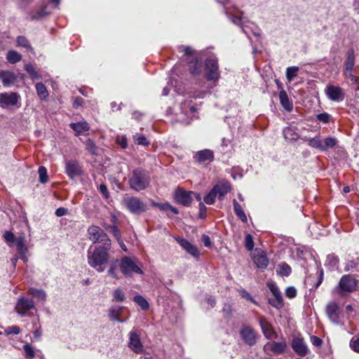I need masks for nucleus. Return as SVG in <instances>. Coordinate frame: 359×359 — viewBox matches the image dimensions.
Returning a JSON list of instances; mask_svg holds the SVG:
<instances>
[{
	"mask_svg": "<svg viewBox=\"0 0 359 359\" xmlns=\"http://www.w3.org/2000/svg\"><path fill=\"white\" fill-rule=\"evenodd\" d=\"M216 193L212 189L203 198L204 202L208 205H212L215 202Z\"/></svg>",
	"mask_w": 359,
	"mask_h": 359,
	"instance_id": "obj_50",
	"label": "nucleus"
},
{
	"mask_svg": "<svg viewBox=\"0 0 359 359\" xmlns=\"http://www.w3.org/2000/svg\"><path fill=\"white\" fill-rule=\"evenodd\" d=\"M134 302L141 307V309L144 311H146L149 309V303L147 299L141 295H136L133 299Z\"/></svg>",
	"mask_w": 359,
	"mask_h": 359,
	"instance_id": "obj_42",
	"label": "nucleus"
},
{
	"mask_svg": "<svg viewBox=\"0 0 359 359\" xmlns=\"http://www.w3.org/2000/svg\"><path fill=\"white\" fill-rule=\"evenodd\" d=\"M4 238L6 241V242L9 244L14 243L15 240V235L9 231H5L4 234Z\"/></svg>",
	"mask_w": 359,
	"mask_h": 359,
	"instance_id": "obj_61",
	"label": "nucleus"
},
{
	"mask_svg": "<svg viewBox=\"0 0 359 359\" xmlns=\"http://www.w3.org/2000/svg\"><path fill=\"white\" fill-rule=\"evenodd\" d=\"M325 313L333 324H341L342 312L340 310L339 303L337 302L332 301L327 303L325 306Z\"/></svg>",
	"mask_w": 359,
	"mask_h": 359,
	"instance_id": "obj_11",
	"label": "nucleus"
},
{
	"mask_svg": "<svg viewBox=\"0 0 359 359\" xmlns=\"http://www.w3.org/2000/svg\"><path fill=\"white\" fill-rule=\"evenodd\" d=\"M122 205L133 215H139L147 210L146 204L140 198L128 194L123 196Z\"/></svg>",
	"mask_w": 359,
	"mask_h": 359,
	"instance_id": "obj_3",
	"label": "nucleus"
},
{
	"mask_svg": "<svg viewBox=\"0 0 359 359\" xmlns=\"http://www.w3.org/2000/svg\"><path fill=\"white\" fill-rule=\"evenodd\" d=\"M16 245L17 250L18 253L20 255V259L23 260L24 262H26L27 258L26 257V254L27 253V248L25 245V238L24 236H18L16 240Z\"/></svg>",
	"mask_w": 359,
	"mask_h": 359,
	"instance_id": "obj_25",
	"label": "nucleus"
},
{
	"mask_svg": "<svg viewBox=\"0 0 359 359\" xmlns=\"http://www.w3.org/2000/svg\"><path fill=\"white\" fill-rule=\"evenodd\" d=\"M240 336L245 344L250 346L256 344L258 334L248 325H243L239 331Z\"/></svg>",
	"mask_w": 359,
	"mask_h": 359,
	"instance_id": "obj_12",
	"label": "nucleus"
},
{
	"mask_svg": "<svg viewBox=\"0 0 359 359\" xmlns=\"http://www.w3.org/2000/svg\"><path fill=\"white\" fill-rule=\"evenodd\" d=\"M20 97L17 93H0V107L5 108L8 106H15L18 104Z\"/></svg>",
	"mask_w": 359,
	"mask_h": 359,
	"instance_id": "obj_15",
	"label": "nucleus"
},
{
	"mask_svg": "<svg viewBox=\"0 0 359 359\" xmlns=\"http://www.w3.org/2000/svg\"><path fill=\"white\" fill-rule=\"evenodd\" d=\"M287 343L285 341H271L267 342L264 346V351L266 354L270 355L273 353L274 355H280L285 353L287 348Z\"/></svg>",
	"mask_w": 359,
	"mask_h": 359,
	"instance_id": "obj_14",
	"label": "nucleus"
},
{
	"mask_svg": "<svg viewBox=\"0 0 359 359\" xmlns=\"http://www.w3.org/2000/svg\"><path fill=\"white\" fill-rule=\"evenodd\" d=\"M279 99L283 107L287 111L292 109V104L290 102L288 95L285 90H280L279 93Z\"/></svg>",
	"mask_w": 359,
	"mask_h": 359,
	"instance_id": "obj_32",
	"label": "nucleus"
},
{
	"mask_svg": "<svg viewBox=\"0 0 359 359\" xmlns=\"http://www.w3.org/2000/svg\"><path fill=\"white\" fill-rule=\"evenodd\" d=\"M316 118L320 122H322L323 123H328L330 122V121L332 119V116L328 113L323 112V113L318 114L316 116Z\"/></svg>",
	"mask_w": 359,
	"mask_h": 359,
	"instance_id": "obj_53",
	"label": "nucleus"
},
{
	"mask_svg": "<svg viewBox=\"0 0 359 359\" xmlns=\"http://www.w3.org/2000/svg\"><path fill=\"white\" fill-rule=\"evenodd\" d=\"M150 184V175L147 171L137 168L134 169L128 175L129 187L135 191L146 189Z\"/></svg>",
	"mask_w": 359,
	"mask_h": 359,
	"instance_id": "obj_2",
	"label": "nucleus"
},
{
	"mask_svg": "<svg viewBox=\"0 0 359 359\" xmlns=\"http://www.w3.org/2000/svg\"><path fill=\"white\" fill-rule=\"evenodd\" d=\"M36 309L34 302L24 296H20L15 306V312L20 317H25L29 315V312Z\"/></svg>",
	"mask_w": 359,
	"mask_h": 359,
	"instance_id": "obj_8",
	"label": "nucleus"
},
{
	"mask_svg": "<svg viewBox=\"0 0 359 359\" xmlns=\"http://www.w3.org/2000/svg\"><path fill=\"white\" fill-rule=\"evenodd\" d=\"M35 87L38 96L41 100L46 99L48 96V92L45 85L42 83H36Z\"/></svg>",
	"mask_w": 359,
	"mask_h": 359,
	"instance_id": "obj_37",
	"label": "nucleus"
},
{
	"mask_svg": "<svg viewBox=\"0 0 359 359\" xmlns=\"http://www.w3.org/2000/svg\"><path fill=\"white\" fill-rule=\"evenodd\" d=\"M66 173L71 178L74 179L81 175L82 170L79 163L76 161H68L65 165Z\"/></svg>",
	"mask_w": 359,
	"mask_h": 359,
	"instance_id": "obj_20",
	"label": "nucleus"
},
{
	"mask_svg": "<svg viewBox=\"0 0 359 359\" xmlns=\"http://www.w3.org/2000/svg\"><path fill=\"white\" fill-rule=\"evenodd\" d=\"M337 143V140L332 137H327L322 142V150L327 151L329 149L333 148Z\"/></svg>",
	"mask_w": 359,
	"mask_h": 359,
	"instance_id": "obj_38",
	"label": "nucleus"
},
{
	"mask_svg": "<svg viewBox=\"0 0 359 359\" xmlns=\"http://www.w3.org/2000/svg\"><path fill=\"white\" fill-rule=\"evenodd\" d=\"M20 329L17 325L9 326L5 330V332L7 334H18L20 333Z\"/></svg>",
	"mask_w": 359,
	"mask_h": 359,
	"instance_id": "obj_60",
	"label": "nucleus"
},
{
	"mask_svg": "<svg viewBox=\"0 0 359 359\" xmlns=\"http://www.w3.org/2000/svg\"><path fill=\"white\" fill-rule=\"evenodd\" d=\"M27 294L41 301H45L46 299V293L42 289L30 287L27 291Z\"/></svg>",
	"mask_w": 359,
	"mask_h": 359,
	"instance_id": "obj_34",
	"label": "nucleus"
},
{
	"mask_svg": "<svg viewBox=\"0 0 359 359\" xmlns=\"http://www.w3.org/2000/svg\"><path fill=\"white\" fill-rule=\"evenodd\" d=\"M128 347L135 353H140L143 350V346L141 343L140 335L136 330L129 332Z\"/></svg>",
	"mask_w": 359,
	"mask_h": 359,
	"instance_id": "obj_17",
	"label": "nucleus"
},
{
	"mask_svg": "<svg viewBox=\"0 0 359 359\" xmlns=\"http://www.w3.org/2000/svg\"><path fill=\"white\" fill-rule=\"evenodd\" d=\"M88 234L89 239L93 243H101L100 245H111V240L107 234L100 226L92 225L88 228Z\"/></svg>",
	"mask_w": 359,
	"mask_h": 359,
	"instance_id": "obj_7",
	"label": "nucleus"
},
{
	"mask_svg": "<svg viewBox=\"0 0 359 359\" xmlns=\"http://www.w3.org/2000/svg\"><path fill=\"white\" fill-rule=\"evenodd\" d=\"M181 111L182 113L187 114L189 112L191 114L194 113L196 111V108L194 106L191 105L190 102L185 101L181 103Z\"/></svg>",
	"mask_w": 359,
	"mask_h": 359,
	"instance_id": "obj_47",
	"label": "nucleus"
},
{
	"mask_svg": "<svg viewBox=\"0 0 359 359\" xmlns=\"http://www.w3.org/2000/svg\"><path fill=\"white\" fill-rule=\"evenodd\" d=\"M268 287H269L271 292L273 294V296L281 294L280 291L279 290L278 286L275 283H269Z\"/></svg>",
	"mask_w": 359,
	"mask_h": 359,
	"instance_id": "obj_62",
	"label": "nucleus"
},
{
	"mask_svg": "<svg viewBox=\"0 0 359 359\" xmlns=\"http://www.w3.org/2000/svg\"><path fill=\"white\" fill-rule=\"evenodd\" d=\"M269 303L276 309H280L283 306V300L282 295L273 296V298L269 299Z\"/></svg>",
	"mask_w": 359,
	"mask_h": 359,
	"instance_id": "obj_41",
	"label": "nucleus"
},
{
	"mask_svg": "<svg viewBox=\"0 0 359 359\" xmlns=\"http://www.w3.org/2000/svg\"><path fill=\"white\" fill-rule=\"evenodd\" d=\"M219 200H222L224 196L230 191L231 186L228 182L217 184L212 188Z\"/></svg>",
	"mask_w": 359,
	"mask_h": 359,
	"instance_id": "obj_29",
	"label": "nucleus"
},
{
	"mask_svg": "<svg viewBox=\"0 0 359 359\" xmlns=\"http://www.w3.org/2000/svg\"><path fill=\"white\" fill-rule=\"evenodd\" d=\"M284 138L287 141H297L299 135L296 129L292 127H286L283 130Z\"/></svg>",
	"mask_w": 359,
	"mask_h": 359,
	"instance_id": "obj_31",
	"label": "nucleus"
},
{
	"mask_svg": "<svg viewBox=\"0 0 359 359\" xmlns=\"http://www.w3.org/2000/svg\"><path fill=\"white\" fill-rule=\"evenodd\" d=\"M194 191H187L182 189H176L174 198L177 203L184 206H189L193 201Z\"/></svg>",
	"mask_w": 359,
	"mask_h": 359,
	"instance_id": "obj_16",
	"label": "nucleus"
},
{
	"mask_svg": "<svg viewBox=\"0 0 359 359\" xmlns=\"http://www.w3.org/2000/svg\"><path fill=\"white\" fill-rule=\"evenodd\" d=\"M205 75L207 80L217 84L220 78L218 60L215 55L209 56L205 62Z\"/></svg>",
	"mask_w": 359,
	"mask_h": 359,
	"instance_id": "obj_4",
	"label": "nucleus"
},
{
	"mask_svg": "<svg viewBox=\"0 0 359 359\" xmlns=\"http://www.w3.org/2000/svg\"><path fill=\"white\" fill-rule=\"evenodd\" d=\"M25 69L29 74L30 78L32 80H36L40 78L38 72L35 70L34 67L31 64L26 65L25 66Z\"/></svg>",
	"mask_w": 359,
	"mask_h": 359,
	"instance_id": "obj_46",
	"label": "nucleus"
},
{
	"mask_svg": "<svg viewBox=\"0 0 359 359\" xmlns=\"http://www.w3.org/2000/svg\"><path fill=\"white\" fill-rule=\"evenodd\" d=\"M297 295V290L293 286H290L285 290V296L290 299L295 297Z\"/></svg>",
	"mask_w": 359,
	"mask_h": 359,
	"instance_id": "obj_59",
	"label": "nucleus"
},
{
	"mask_svg": "<svg viewBox=\"0 0 359 359\" xmlns=\"http://www.w3.org/2000/svg\"><path fill=\"white\" fill-rule=\"evenodd\" d=\"M60 1H50V3L44 6L35 14L30 16L32 20H38L43 18L50 13V9L52 8H57L59 5Z\"/></svg>",
	"mask_w": 359,
	"mask_h": 359,
	"instance_id": "obj_24",
	"label": "nucleus"
},
{
	"mask_svg": "<svg viewBox=\"0 0 359 359\" xmlns=\"http://www.w3.org/2000/svg\"><path fill=\"white\" fill-rule=\"evenodd\" d=\"M259 325L261 327L264 336L267 339H272L274 331L271 324L269 323L266 318H261L259 319Z\"/></svg>",
	"mask_w": 359,
	"mask_h": 359,
	"instance_id": "obj_27",
	"label": "nucleus"
},
{
	"mask_svg": "<svg viewBox=\"0 0 359 359\" xmlns=\"http://www.w3.org/2000/svg\"><path fill=\"white\" fill-rule=\"evenodd\" d=\"M325 93L327 97L333 102H341L345 97L344 90L338 86L332 84L327 85L325 88Z\"/></svg>",
	"mask_w": 359,
	"mask_h": 359,
	"instance_id": "obj_13",
	"label": "nucleus"
},
{
	"mask_svg": "<svg viewBox=\"0 0 359 359\" xmlns=\"http://www.w3.org/2000/svg\"><path fill=\"white\" fill-rule=\"evenodd\" d=\"M252 259L257 267L259 269H266L269 264L268 258L262 250H256Z\"/></svg>",
	"mask_w": 359,
	"mask_h": 359,
	"instance_id": "obj_23",
	"label": "nucleus"
},
{
	"mask_svg": "<svg viewBox=\"0 0 359 359\" xmlns=\"http://www.w3.org/2000/svg\"><path fill=\"white\" fill-rule=\"evenodd\" d=\"M123 311V307L121 306H111L109 310V317L111 320L117 321L119 323H124L128 318L126 319H121V315Z\"/></svg>",
	"mask_w": 359,
	"mask_h": 359,
	"instance_id": "obj_26",
	"label": "nucleus"
},
{
	"mask_svg": "<svg viewBox=\"0 0 359 359\" xmlns=\"http://www.w3.org/2000/svg\"><path fill=\"white\" fill-rule=\"evenodd\" d=\"M116 262L111 263L110 265V268L108 271V274L114 278H118V275L116 273Z\"/></svg>",
	"mask_w": 359,
	"mask_h": 359,
	"instance_id": "obj_64",
	"label": "nucleus"
},
{
	"mask_svg": "<svg viewBox=\"0 0 359 359\" xmlns=\"http://www.w3.org/2000/svg\"><path fill=\"white\" fill-rule=\"evenodd\" d=\"M291 346L294 351L300 356H304L309 353V348L303 338L294 337Z\"/></svg>",
	"mask_w": 359,
	"mask_h": 359,
	"instance_id": "obj_18",
	"label": "nucleus"
},
{
	"mask_svg": "<svg viewBox=\"0 0 359 359\" xmlns=\"http://www.w3.org/2000/svg\"><path fill=\"white\" fill-rule=\"evenodd\" d=\"M23 350L25 351V355L27 358H32L35 355V351L34 347L29 344H26L23 346Z\"/></svg>",
	"mask_w": 359,
	"mask_h": 359,
	"instance_id": "obj_49",
	"label": "nucleus"
},
{
	"mask_svg": "<svg viewBox=\"0 0 359 359\" xmlns=\"http://www.w3.org/2000/svg\"><path fill=\"white\" fill-rule=\"evenodd\" d=\"M194 157L199 163H210L214 160V153L210 149H203L196 152Z\"/></svg>",
	"mask_w": 359,
	"mask_h": 359,
	"instance_id": "obj_21",
	"label": "nucleus"
},
{
	"mask_svg": "<svg viewBox=\"0 0 359 359\" xmlns=\"http://www.w3.org/2000/svg\"><path fill=\"white\" fill-rule=\"evenodd\" d=\"M357 287L358 280L355 276L346 274L341 276L336 290L339 295L344 296L348 293L355 291Z\"/></svg>",
	"mask_w": 359,
	"mask_h": 359,
	"instance_id": "obj_5",
	"label": "nucleus"
},
{
	"mask_svg": "<svg viewBox=\"0 0 359 359\" xmlns=\"http://www.w3.org/2000/svg\"><path fill=\"white\" fill-rule=\"evenodd\" d=\"M18 46H21L26 48L28 50H32V48L27 40V39L24 36H19L16 39Z\"/></svg>",
	"mask_w": 359,
	"mask_h": 359,
	"instance_id": "obj_43",
	"label": "nucleus"
},
{
	"mask_svg": "<svg viewBox=\"0 0 359 359\" xmlns=\"http://www.w3.org/2000/svg\"><path fill=\"white\" fill-rule=\"evenodd\" d=\"M222 6L225 10V13L228 18L231 20V22L238 26L242 27L243 32L250 38L249 33L246 30L245 27L243 25V20L241 17V12L238 10V8H234L232 5V1H222Z\"/></svg>",
	"mask_w": 359,
	"mask_h": 359,
	"instance_id": "obj_6",
	"label": "nucleus"
},
{
	"mask_svg": "<svg viewBox=\"0 0 359 359\" xmlns=\"http://www.w3.org/2000/svg\"><path fill=\"white\" fill-rule=\"evenodd\" d=\"M135 142L140 145L147 146L149 144V142L146 137L142 134H137L134 136Z\"/></svg>",
	"mask_w": 359,
	"mask_h": 359,
	"instance_id": "obj_52",
	"label": "nucleus"
},
{
	"mask_svg": "<svg viewBox=\"0 0 359 359\" xmlns=\"http://www.w3.org/2000/svg\"><path fill=\"white\" fill-rule=\"evenodd\" d=\"M0 80L6 88L13 86L17 81L16 74L9 70H0Z\"/></svg>",
	"mask_w": 359,
	"mask_h": 359,
	"instance_id": "obj_19",
	"label": "nucleus"
},
{
	"mask_svg": "<svg viewBox=\"0 0 359 359\" xmlns=\"http://www.w3.org/2000/svg\"><path fill=\"white\" fill-rule=\"evenodd\" d=\"M347 57L344 62V71H353L355 65V53L353 48L348 49L347 51Z\"/></svg>",
	"mask_w": 359,
	"mask_h": 359,
	"instance_id": "obj_30",
	"label": "nucleus"
},
{
	"mask_svg": "<svg viewBox=\"0 0 359 359\" xmlns=\"http://www.w3.org/2000/svg\"><path fill=\"white\" fill-rule=\"evenodd\" d=\"M306 141L311 147L322 150V141L319 137L316 136L315 137L308 138Z\"/></svg>",
	"mask_w": 359,
	"mask_h": 359,
	"instance_id": "obj_45",
	"label": "nucleus"
},
{
	"mask_svg": "<svg viewBox=\"0 0 359 359\" xmlns=\"http://www.w3.org/2000/svg\"><path fill=\"white\" fill-rule=\"evenodd\" d=\"M176 241L189 254L194 257H198L199 256V251L196 245H193L184 238H176Z\"/></svg>",
	"mask_w": 359,
	"mask_h": 359,
	"instance_id": "obj_22",
	"label": "nucleus"
},
{
	"mask_svg": "<svg viewBox=\"0 0 359 359\" xmlns=\"http://www.w3.org/2000/svg\"><path fill=\"white\" fill-rule=\"evenodd\" d=\"M276 271L282 276H288L291 273L292 269L287 264L282 263L278 266Z\"/></svg>",
	"mask_w": 359,
	"mask_h": 359,
	"instance_id": "obj_39",
	"label": "nucleus"
},
{
	"mask_svg": "<svg viewBox=\"0 0 359 359\" xmlns=\"http://www.w3.org/2000/svg\"><path fill=\"white\" fill-rule=\"evenodd\" d=\"M86 149L92 154H95L97 151V147L95 144V142L90 140L88 139L86 142Z\"/></svg>",
	"mask_w": 359,
	"mask_h": 359,
	"instance_id": "obj_54",
	"label": "nucleus"
},
{
	"mask_svg": "<svg viewBox=\"0 0 359 359\" xmlns=\"http://www.w3.org/2000/svg\"><path fill=\"white\" fill-rule=\"evenodd\" d=\"M231 140L223 138L220 144V149L223 153H227L230 151Z\"/></svg>",
	"mask_w": 359,
	"mask_h": 359,
	"instance_id": "obj_56",
	"label": "nucleus"
},
{
	"mask_svg": "<svg viewBox=\"0 0 359 359\" xmlns=\"http://www.w3.org/2000/svg\"><path fill=\"white\" fill-rule=\"evenodd\" d=\"M182 51L184 53V60L189 64V69L192 75H198L201 70V64L194 55V50L190 47L182 46Z\"/></svg>",
	"mask_w": 359,
	"mask_h": 359,
	"instance_id": "obj_10",
	"label": "nucleus"
},
{
	"mask_svg": "<svg viewBox=\"0 0 359 359\" xmlns=\"http://www.w3.org/2000/svg\"><path fill=\"white\" fill-rule=\"evenodd\" d=\"M39 182L42 184H45L48 180V177L47 175V170L44 166H40L38 170Z\"/></svg>",
	"mask_w": 359,
	"mask_h": 359,
	"instance_id": "obj_48",
	"label": "nucleus"
},
{
	"mask_svg": "<svg viewBox=\"0 0 359 359\" xmlns=\"http://www.w3.org/2000/svg\"><path fill=\"white\" fill-rule=\"evenodd\" d=\"M119 267L121 272L126 276H130L133 273L142 274V270L136 263V259L129 257H123L119 262Z\"/></svg>",
	"mask_w": 359,
	"mask_h": 359,
	"instance_id": "obj_9",
	"label": "nucleus"
},
{
	"mask_svg": "<svg viewBox=\"0 0 359 359\" xmlns=\"http://www.w3.org/2000/svg\"><path fill=\"white\" fill-rule=\"evenodd\" d=\"M114 300L116 302H123L126 299L125 294L122 290L116 289L113 294Z\"/></svg>",
	"mask_w": 359,
	"mask_h": 359,
	"instance_id": "obj_51",
	"label": "nucleus"
},
{
	"mask_svg": "<svg viewBox=\"0 0 359 359\" xmlns=\"http://www.w3.org/2000/svg\"><path fill=\"white\" fill-rule=\"evenodd\" d=\"M69 126L75 132L76 136L84 134L85 132L90 130L89 124L85 121L72 123Z\"/></svg>",
	"mask_w": 359,
	"mask_h": 359,
	"instance_id": "obj_28",
	"label": "nucleus"
},
{
	"mask_svg": "<svg viewBox=\"0 0 359 359\" xmlns=\"http://www.w3.org/2000/svg\"><path fill=\"white\" fill-rule=\"evenodd\" d=\"M233 210L236 216L243 222H247L248 218L244 212L241 205L237 202L236 199L233 200Z\"/></svg>",
	"mask_w": 359,
	"mask_h": 359,
	"instance_id": "obj_33",
	"label": "nucleus"
},
{
	"mask_svg": "<svg viewBox=\"0 0 359 359\" xmlns=\"http://www.w3.org/2000/svg\"><path fill=\"white\" fill-rule=\"evenodd\" d=\"M339 258L334 254H330L327 256L325 266L328 267L330 270L335 269L339 264Z\"/></svg>",
	"mask_w": 359,
	"mask_h": 359,
	"instance_id": "obj_35",
	"label": "nucleus"
},
{
	"mask_svg": "<svg viewBox=\"0 0 359 359\" xmlns=\"http://www.w3.org/2000/svg\"><path fill=\"white\" fill-rule=\"evenodd\" d=\"M6 60L10 64H15L22 60V55L15 50H9L6 54Z\"/></svg>",
	"mask_w": 359,
	"mask_h": 359,
	"instance_id": "obj_36",
	"label": "nucleus"
},
{
	"mask_svg": "<svg viewBox=\"0 0 359 359\" xmlns=\"http://www.w3.org/2000/svg\"><path fill=\"white\" fill-rule=\"evenodd\" d=\"M111 245H96L94 248L90 246L88 250L87 257L88 264L98 272H103V265L106 264L109 257V252Z\"/></svg>",
	"mask_w": 359,
	"mask_h": 359,
	"instance_id": "obj_1",
	"label": "nucleus"
},
{
	"mask_svg": "<svg viewBox=\"0 0 359 359\" xmlns=\"http://www.w3.org/2000/svg\"><path fill=\"white\" fill-rule=\"evenodd\" d=\"M107 229L111 232L114 236L117 238L118 241L121 238V233L118 229V227L116 225L109 226Z\"/></svg>",
	"mask_w": 359,
	"mask_h": 359,
	"instance_id": "obj_63",
	"label": "nucleus"
},
{
	"mask_svg": "<svg viewBox=\"0 0 359 359\" xmlns=\"http://www.w3.org/2000/svg\"><path fill=\"white\" fill-rule=\"evenodd\" d=\"M245 247L249 251L252 250L254 248V241L250 234H247L245 238Z\"/></svg>",
	"mask_w": 359,
	"mask_h": 359,
	"instance_id": "obj_55",
	"label": "nucleus"
},
{
	"mask_svg": "<svg viewBox=\"0 0 359 359\" xmlns=\"http://www.w3.org/2000/svg\"><path fill=\"white\" fill-rule=\"evenodd\" d=\"M299 67L297 66L289 67L286 69V79L288 82H291L294 78L297 76Z\"/></svg>",
	"mask_w": 359,
	"mask_h": 359,
	"instance_id": "obj_40",
	"label": "nucleus"
},
{
	"mask_svg": "<svg viewBox=\"0 0 359 359\" xmlns=\"http://www.w3.org/2000/svg\"><path fill=\"white\" fill-rule=\"evenodd\" d=\"M350 347L355 352L359 353V338L353 337L350 341Z\"/></svg>",
	"mask_w": 359,
	"mask_h": 359,
	"instance_id": "obj_58",
	"label": "nucleus"
},
{
	"mask_svg": "<svg viewBox=\"0 0 359 359\" xmlns=\"http://www.w3.org/2000/svg\"><path fill=\"white\" fill-rule=\"evenodd\" d=\"M316 273L318 274V280L317 282L313 285L314 289H317L323 282L324 275L323 270L322 269H318V267L317 266Z\"/></svg>",
	"mask_w": 359,
	"mask_h": 359,
	"instance_id": "obj_57",
	"label": "nucleus"
},
{
	"mask_svg": "<svg viewBox=\"0 0 359 359\" xmlns=\"http://www.w3.org/2000/svg\"><path fill=\"white\" fill-rule=\"evenodd\" d=\"M344 271H359V265L355 260H348L345 263Z\"/></svg>",
	"mask_w": 359,
	"mask_h": 359,
	"instance_id": "obj_44",
	"label": "nucleus"
}]
</instances>
